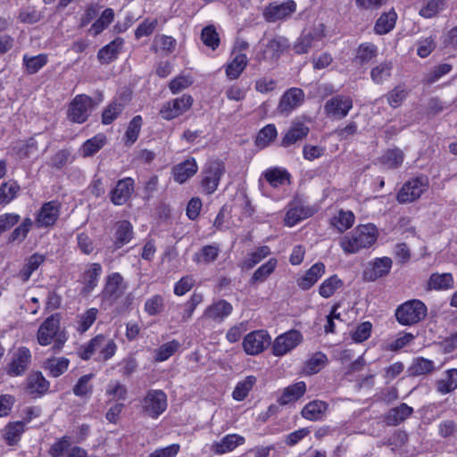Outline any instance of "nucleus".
I'll return each instance as SVG.
<instances>
[{
    "instance_id": "1",
    "label": "nucleus",
    "mask_w": 457,
    "mask_h": 457,
    "mask_svg": "<svg viewBox=\"0 0 457 457\" xmlns=\"http://www.w3.org/2000/svg\"><path fill=\"white\" fill-rule=\"evenodd\" d=\"M377 240V228L368 224L355 228L351 233L342 237L339 245L347 253H355L362 248H368Z\"/></svg>"
},
{
    "instance_id": "2",
    "label": "nucleus",
    "mask_w": 457,
    "mask_h": 457,
    "mask_svg": "<svg viewBox=\"0 0 457 457\" xmlns=\"http://www.w3.org/2000/svg\"><path fill=\"white\" fill-rule=\"evenodd\" d=\"M116 349L117 345L113 340L104 335H97L87 344L80 347L79 355L82 360L87 361L89 360L94 353H98L96 361H106L115 354Z\"/></svg>"
},
{
    "instance_id": "3",
    "label": "nucleus",
    "mask_w": 457,
    "mask_h": 457,
    "mask_svg": "<svg viewBox=\"0 0 457 457\" xmlns=\"http://www.w3.org/2000/svg\"><path fill=\"white\" fill-rule=\"evenodd\" d=\"M427 306L417 299L406 301L395 310L396 320L403 326H411L419 323L427 316Z\"/></svg>"
},
{
    "instance_id": "4",
    "label": "nucleus",
    "mask_w": 457,
    "mask_h": 457,
    "mask_svg": "<svg viewBox=\"0 0 457 457\" xmlns=\"http://www.w3.org/2000/svg\"><path fill=\"white\" fill-rule=\"evenodd\" d=\"M128 288V284L119 272H112L104 278V287L100 294L104 303L113 304L123 296Z\"/></svg>"
},
{
    "instance_id": "5",
    "label": "nucleus",
    "mask_w": 457,
    "mask_h": 457,
    "mask_svg": "<svg viewBox=\"0 0 457 457\" xmlns=\"http://www.w3.org/2000/svg\"><path fill=\"white\" fill-rule=\"evenodd\" d=\"M262 50L256 54V59L261 62L277 61L281 54L289 48V41L286 37L277 35L272 38H262L260 41Z\"/></svg>"
},
{
    "instance_id": "6",
    "label": "nucleus",
    "mask_w": 457,
    "mask_h": 457,
    "mask_svg": "<svg viewBox=\"0 0 457 457\" xmlns=\"http://www.w3.org/2000/svg\"><path fill=\"white\" fill-rule=\"evenodd\" d=\"M225 172L223 162L212 161L206 163L202 170L201 187L206 195L214 193Z\"/></svg>"
},
{
    "instance_id": "7",
    "label": "nucleus",
    "mask_w": 457,
    "mask_h": 457,
    "mask_svg": "<svg viewBox=\"0 0 457 457\" xmlns=\"http://www.w3.org/2000/svg\"><path fill=\"white\" fill-rule=\"evenodd\" d=\"M271 342L270 336L264 329L248 333L243 339V349L248 355H257L262 353Z\"/></svg>"
},
{
    "instance_id": "8",
    "label": "nucleus",
    "mask_w": 457,
    "mask_h": 457,
    "mask_svg": "<svg viewBox=\"0 0 457 457\" xmlns=\"http://www.w3.org/2000/svg\"><path fill=\"white\" fill-rule=\"evenodd\" d=\"M428 179L425 177H418L411 179L403 184L397 194L396 199L400 204L411 203L427 190Z\"/></svg>"
},
{
    "instance_id": "9",
    "label": "nucleus",
    "mask_w": 457,
    "mask_h": 457,
    "mask_svg": "<svg viewBox=\"0 0 457 457\" xmlns=\"http://www.w3.org/2000/svg\"><path fill=\"white\" fill-rule=\"evenodd\" d=\"M167 408V396L162 390H149L143 401L144 412L153 418H158Z\"/></svg>"
},
{
    "instance_id": "10",
    "label": "nucleus",
    "mask_w": 457,
    "mask_h": 457,
    "mask_svg": "<svg viewBox=\"0 0 457 457\" xmlns=\"http://www.w3.org/2000/svg\"><path fill=\"white\" fill-rule=\"evenodd\" d=\"M93 108V100L86 95L77 96L70 104L68 118L72 122H85Z\"/></svg>"
},
{
    "instance_id": "11",
    "label": "nucleus",
    "mask_w": 457,
    "mask_h": 457,
    "mask_svg": "<svg viewBox=\"0 0 457 457\" xmlns=\"http://www.w3.org/2000/svg\"><path fill=\"white\" fill-rule=\"evenodd\" d=\"M31 362L30 351L26 347H19L13 352L10 361L5 367V372L10 377L23 375Z\"/></svg>"
},
{
    "instance_id": "12",
    "label": "nucleus",
    "mask_w": 457,
    "mask_h": 457,
    "mask_svg": "<svg viewBox=\"0 0 457 457\" xmlns=\"http://www.w3.org/2000/svg\"><path fill=\"white\" fill-rule=\"evenodd\" d=\"M352 108V98L343 95H337L328 99L324 105L325 113L335 120H342L346 117Z\"/></svg>"
},
{
    "instance_id": "13",
    "label": "nucleus",
    "mask_w": 457,
    "mask_h": 457,
    "mask_svg": "<svg viewBox=\"0 0 457 457\" xmlns=\"http://www.w3.org/2000/svg\"><path fill=\"white\" fill-rule=\"evenodd\" d=\"M193 104V97L190 95H183L174 100L167 102L160 110V114L165 120H172L189 110Z\"/></svg>"
},
{
    "instance_id": "14",
    "label": "nucleus",
    "mask_w": 457,
    "mask_h": 457,
    "mask_svg": "<svg viewBox=\"0 0 457 457\" xmlns=\"http://www.w3.org/2000/svg\"><path fill=\"white\" fill-rule=\"evenodd\" d=\"M296 10L293 0H287L279 4H270L263 11V17L268 22H276L290 17Z\"/></svg>"
},
{
    "instance_id": "15",
    "label": "nucleus",
    "mask_w": 457,
    "mask_h": 457,
    "mask_svg": "<svg viewBox=\"0 0 457 457\" xmlns=\"http://www.w3.org/2000/svg\"><path fill=\"white\" fill-rule=\"evenodd\" d=\"M303 339L301 333L292 329L278 336L272 345L273 354L282 356L297 346Z\"/></svg>"
},
{
    "instance_id": "16",
    "label": "nucleus",
    "mask_w": 457,
    "mask_h": 457,
    "mask_svg": "<svg viewBox=\"0 0 457 457\" xmlns=\"http://www.w3.org/2000/svg\"><path fill=\"white\" fill-rule=\"evenodd\" d=\"M304 101V93L301 88L291 87L281 96L277 107L278 112L288 115Z\"/></svg>"
},
{
    "instance_id": "17",
    "label": "nucleus",
    "mask_w": 457,
    "mask_h": 457,
    "mask_svg": "<svg viewBox=\"0 0 457 457\" xmlns=\"http://www.w3.org/2000/svg\"><path fill=\"white\" fill-rule=\"evenodd\" d=\"M61 315L54 313L46 318L37 331V341L41 345H48L56 337L60 328Z\"/></svg>"
},
{
    "instance_id": "18",
    "label": "nucleus",
    "mask_w": 457,
    "mask_h": 457,
    "mask_svg": "<svg viewBox=\"0 0 457 457\" xmlns=\"http://www.w3.org/2000/svg\"><path fill=\"white\" fill-rule=\"evenodd\" d=\"M59 215L60 204L57 201H50L42 205L35 221L38 228L51 227L54 225Z\"/></svg>"
},
{
    "instance_id": "19",
    "label": "nucleus",
    "mask_w": 457,
    "mask_h": 457,
    "mask_svg": "<svg viewBox=\"0 0 457 457\" xmlns=\"http://www.w3.org/2000/svg\"><path fill=\"white\" fill-rule=\"evenodd\" d=\"M392 260L389 257L377 258L364 270L363 279L375 281L379 278L386 276L392 268Z\"/></svg>"
},
{
    "instance_id": "20",
    "label": "nucleus",
    "mask_w": 457,
    "mask_h": 457,
    "mask_svg": "<svg viewBox=\"0 0 457 457\" xmlns=\"http://www.w3.org/2000/svg\"><path fill=\"white\" fill-rule=\"evenodd\" d=\"M134 179L125 178L120 179L110 193V198L114 205H122L128 202L134 191Z\"/></svg>"
},
{
    "instance_id": "21",
    "label": "nucleus",
    "mask_w": 457,
    "mask_h": 457,
    "mask_svg": "<svg viewBox=\"0 0 457 457\" xmlns=\"http://www.w3.org/2000/svg\"><path fill=\"white\" fill-rule=\"evenodd\" d=\"M232 311L233 307L228 302L219 300L205 309L203 318L215 322H221L231 314Z\"/></svg>"
},
{
    "instance_id": "22",
    "label": "nucleus",
    "mask_w": 457,
    "mask_h": 457,
    "mask_svg": "<svg viewBox=\"0 0 457 457\" xmlns=\"http://www.w3.org/2000/svg\"><path fill=\"white\" fill-rule=\"evenodd\" d=\"M49 382L40 371L30 373L27 378V392L34 397L44 395L49 389Z\"/></svg>"
},
{
    "instance_id": "23",
    "label": "nucleus",
    "mask_w": 457,
    "mask_h": 457,
    "mask_svg": "<svg viewBox=\"0 0 457 457\" xmlns=\"http://www.w3.org/2000/svg\"><path fill=\"white\" fill-rule=\"evenodd\" d=\"M102 272L103 268L100 263L94 262L87 265L82 275L84 293L89 294L97 287Z\"/></svg>"
},
{
    "instance_id": "24",
    "label": "nucleus",
    "mask_w": 457,
    "mask_h": 457,
    "mask_svg": "<svg viewBox=\"0 0 457 457\" xmlns=\"http://www.w3.org/2000/svg\"><path fill=\"white\" fill-rule=\"evenodd\" d=\"M309 128L302 122H294L281 139V145L288 147L305 138L309 133Z\"/></svg>"
},
{
    "instance_id": "25",
    "label": "nucleus",
    "mask_w": 457,
    "mask_h": 457,
    "mask_svg": "<svg viewBox=\"0 0 457 457\" xmlns=\"http://www.w3.org/2000/svg\"><path fill=\"white\" fill-rule=\"evenodd\" d=\"M378 46L371 42L361 44L356 49L353 62L357 66H364L378 55Z\"/></svg>"
},
{
    "instance_id": "26",
    "label": "nucleus",
    "mask_w": 457,
    "mask_h": 457,
    "mask_svg": "<svg viewBox=\"0 0 457 457\" xmlns=\"http://www.w3.org/2000/svg\"><path fill=\"white\" fill-rule=\"evenodd\" d=\"M325 273V265L322 262L313 264L306 273L297 279V286L303 290L310 289Z\"/></svg>"
},
{
    "instance_id": "27",
    "label": "nucleus",
    "mask_w": 457,
    "mask_h": 457,
    "mask_svg": "<svg viewBox=\"0 0 457 457\" xmlns=\"http://www.w3.org/2000/svg\"><path fill=\"white\" fill-rule=\"evenodd\" d=\"M198 167L195 159H187L173 168L175 181L182 184L197 172Z\"/></svg>"
},
{
    "instance_id": "28",
    "label": "nucleus",
    "mask_w": 457,
    "mask_h": 457,
    "mask_svg": "<svg viewBox=\"0 0 457 457\" xmlns=\"http://www.w3.org/2000/svg\"><path fill=\"white\" fill-rule=\"evenodd\" d=\"M413 413V409L403 403L397 407L392 408L385 416V421L388 426H397Z\"/></svg>"
},
{
    "instance_id": "29",
    "label": "nucleus",
    "mask_w": 457,
    "mask_h": 457,
    "mask_svg": "<svg viewBox=\"0 0 457 457\" xmlns=\"http://www.w3.org/2000/svg\"><path fill=\"white\" fill-rule=\"evenodd\" d=\"M123 39L116 37L111 43L102 47L97 53V59L101 63H110L113 62L123 46Z\"/></svg>"
},
{
    "instance_id": "30",
    "label": "nucleus",
    "mask_w": 457,
    "mask_h": 457,
    "mask_svg": "<svg viewBox=\"0 0 457 457\" xmlns=\"http://www.w3.org/2000/svg\"><path fill=\"white\" fill-rule=\"evenodd\" d=\"M328 404L320 400L308 403L302 410V416L309 420H320L328 411Z\"/></svg>"
},
{
    "instance_id": "31",
    "label": "nucleus",
    "mask_w": 457,
    "mask_h": 457,
    "mask_svg": "<svg viewBox=\"0 0 457 457\" xmlns=\"http://www.w3.org/2000/svg\"><path fill=\"white\" fill-rule=\"evenodd\" d=\"M244 442L245 438L243 436L232 434L224 436L220 442H215L212 448L215 453L222 454L234 450Z\"/></svg>"
},
{
    "instance_id": "32",
    "label": "nucleus",
    "mask_w": 457,
    "mask_h": 457,
    "mask_svg": "<svg viewBox=\"0 0 457 457\" xmlns=\"http://www.w3.org/2000/svg\"><path fill=\"white\" fill-rule=\"evenodd\" d=\"M306 391V385L303 381L297 382L284 389L282 395L278 398V403L280 405H286L291 402H295L302 397Z\"/></svg>"
},
{
    "instance_id": "33",
    "label": "nucleus",
    "mask_w": 457,
    "mask_h": 457,
    "mask_svg": "<svg viewBox=\"0 0 457 457\" xmlns=\"http://www.w3.org/2000/svg\"><path fill=\"white\" fill-rule=\"evenodd\" d=\"M128 99L120 97V99L113 100L103 112L102 122L104 125L111 124L118 116L122 112L125 108Z\"/></svg>"
},
{
    "instance_id": "34",
    "label": "nucleus",
    "mask_w": 457,
    "mask_h": 457,
    "mask_svg": "<svg viewBox=\"0 0 457 457\" xmlns=\"http://www.w3.org/2000/svg\"><path fill=\"white\" fill-rule=\"evenodd\" d=\"M397 20V13L394 9H391L387 12H384L377 20L374 31L376 34L384 35L391 31L395 25Z\"/></svg>"
},
{
    "instance_id": "35",
    "label": "nucleus",
    "mask_w": 457,
    "mask_h": 457,
    "mask_svg": "<svg viewBox=\"0 0 457 457\" xmlns=\"http://www.w3.org/2000/svg\"><path fill=\"white\" fill-rule=\"evenodd\" d=\"M25 430V422L14 421L9 422L4 427V438L9 446H13L18 444L21 439L22 433Z\"/></svg>"
},
{
    "instance_id": "36",
    "label": "nucleus",
    "mask_w": 457,
    "mask_h": 457,
    "mask_svg": "<svg viewBox=\"0 0 457 457\" xmlns=\"http://www.w3.org/2000/svg\"><path fill=\"white\" fill-rule=\"evenodd\" d=\"M453 286V278L451 273H433L428 281V290H447Z\"/></svg>"
},
{
    "instance_id": "37",
    "label": "nucleus",
    "mask_w": 457,
    "mask_h": 457,
    "mask_svg": "<svg viewBox=\"0 0 457 457\" xmlns=\"http://www.w3.org/2000/svg\"><path fill=\"white\" fill-rule=\"evenodd\" d=\"M220 252V250L217 245H204L195 253L194 261L198 264H209L217 260Z\"/></svg>"
},
{
    "instance_id": "38",
    "label": "nucleus",
    "mask_w": 457,
    "mask_h": 457,
    "mask_svg": "<svg viewBox=\"0 0 457 457\" xmlns=\"http://www.w3.org/2000/svg\"><path fill=\"white\" fill-rule=\"evenodd\" d=\"M106 144V137L103 134H97L92 138L87 139L82 145L80 152L83 157L93 156Z\"/></svg>"
},
{
    "instance_id": "39",
    "label": "nucleus",
    "mask_w": 457,
    "mask_h": 457,
    "mask_svg": "<svg viewBox=\"0 0 457 457\" xmlns=\"http://www.w3.org/2000/svg\"><path fill=\"white\" fill-rule=\"evenodd\" d=\"M133 236V228L129 221L120 220L117 223V228L115 233V246L117 248L121 247L125 244L129 243Z\"/></svg>"
},
{
    "instance_id": "40",
    "label": "nucleus",
    "mask_w": 457,
    "mask_h": 457,
    "mask_svg": "<svg viewBox=\"0 0 457 457\" xmlns=\"http://www.w3.org/2000/svg\"><path fill=\"white\" fill-rule=\"evenodd\" d=\"M45 16V9L38 10L35 6H26L20 10L18 20L21 23L35 24L39 22Z\"/></svg>"
},
{
    "instance_id": "41",
    "label": "nucleus",
    "mask_w": 457,
    "mask_h": 457,
    "mask_svg": "<svg viewBox=\"0 0 457 457\" xmlns=\"http://www.w3.org/2000/svg\"><path fill=\"white\" fill-rule=\"evenodd\" d=\"M247 65V57L245 54H237L226 67V74L230 79H237Z\"/></svg>"
},
{
    "instance_id": "42",
    "label": "nucleus",
    "mask_w": 457,
    "mask_h": 457,
    "mask_svg": "<svg viewBox=\"0 0 457 457\" xmlns=\"http://www.w3.org/2000/svg\"><path fill=\"white\" fill-rule=\"evenodd\" d=\"M392 70V62H380L371 69L370 78L375 84H382L391 77Z\"/></svg>"
},
{
    "instance_id": "43",
    "label": "nucleus",
    "mask_w": 457,
    "mask_h": 457,
    "mask_svg": "<svg viewBox=\"0 0 457 457\" xmlns=\"http://www.w3.org/2000/svg\"><path fill=\"white\" fill-rule=\"evenodd\" d=\"M403 162V153L398 148L387 150L380 158L382 165L390 170L399 168Z\"/></svg>"
},
{
    "instance_id": "44",
    "label": "nucleus",
    "mask_w": 457,
    "mask_h": 457,
    "mask_svg": "<svg viewBox=\"0 0 457 457\" xmlns=\"http://www.w3.org/2000/svg\"><path fill=\"white\" fill-rule=\"evenodd\" d=\"M437 391L441 394H448L457 388V370L452 369L446 371L445 378L436 382Z\"/></svg>"
},
{
    "instance_id": "45",
    "label": "nucleus",
    "mask_w": 457,
    "mask_h": 457,
    "mask_svg": "<svg viewBox=\"0 0 457 457\" xmlns=\"http://www.w3.org/2000/svg\"><path fill=\"white\" fill-rule=\"evenodd\" d=\"M47 55L45 54H40L36 56H29L27 54L23 56V64L26 67V71L30 75L37 73L47 63Z\"/></svg>"
},
{
    "instance_id": "46",
    "label": "nucleus",
    "mask_w": 457,
    "mask_h": 457,
    "mask_svg": "<svg viewBox=\"0 0 457 457\" xmlns=\"http://www.w3.org/2000/svg\"><path fill=\"white\" fill-rule=\"evenodd\" d=\"M434 369L435 365L432 361L420 357L413 361L408 372L411 376H420L432 372Z\"/></svg>"
},
{
    "instance_id": "47",
    "label": "nucleus",
    "mask_w": 457,
    "mask_h": 457,
    "mask_svg": "<svg viewBox=\"0 0 457 457\" xmlns=\"http://www.w3.org/2000/svg\"><path fill=\"white\" fill-rule=\"evenodd\" d=\"M19 190L20 186L14 180L3 183L0 187V205L7 204L13 200Z\"/></svg>"
},
{
    "instance_id": "48",
    "label": "nucleus",
    "mask_w": 457,
    "mask_h": 457,
    "mask_svg": "<svg viewBox=\"0 0 457 457\" xmlns=\"http://www.w3.org/2000/svg\"><path fill=\"white\" fill-rule=\"evenodd\" d=\"M255 383L256 378L254 376H247L243 381L238 382L236 386L232 393L233 398L237 401L244 400L248 395V393Z\"/></svg>"
},
{
    "instance_id": "49",
    "label": "nucleus",
    "mask_w": 457,
    "mask_h": 457,
    "mask_svg": "<svg viewBox=\"0 0 457 457\" xmlns=\"http://www.w3.org/2000/svg\"><path fill=\"white\" fill-rule=\"evenodd\" d=\"M277 134L275 125L268 124L259 131L255 139V145L258 147L264 148L276 138Z\"/></svg>"
},
{
    "instance_id": "50",
    "label": "nucleus",
    "mask_w": 457,
    "mask_h": 457,
    "mask_svg": "<svg viewBox=\"0 0 457 457\" xmlns=\"http://www.w3.org/2000/svg\"><path fill=\"white\" fill-rule=\"evenodd\" d=\"M278 261L275 258L270 259L266 263L260 266L252 276L253 283H260L266 280V278L274 271L277 267Z\"/></svg>"
},
{
    "instance_id": "51",
    "label": "nucleus",
    "mask_w": 457,
    "mask_h": 457,
    "mask_svg": "<svg viewBox=\"0 0 457 457\" xmlns=\"http://www.w3.org/2000/svg\"><path fill=\"white\" fill-rule=\"evenodd\" d=\"M343 286V282L337 275L325 279L319 288L320 295L324 298H328Z\"/></svg>"
},
{
    "instance_id": "52",
    "label": "nucleus",
    "mask_w": 457,
    "mask_h": 457,
    "mask_svg": "<svg viewBox=\"0 0 457 457\" xmlns=\"http://www.w3.org/2000/svg\"><path fill=\"white\" fill-rule=\"evenodd\" d=\"M452 71V65L448 63H442L433 67L424 77L423 82L428 85L434 84L443 76L446 75Z\"/></svg>"
},
{
    "instance_id": "53",
    "label": "nucleus",
    "mask_w": 457,
    "mask_h": 457,
    "mask_svg": "<svg viewBox=\"0 0 457 457\" xmlns=\"http://www.w3.org/2000/svg\"><path fill=\"white\" fill-rule=\"evenodd\" d=\"M180 344L177 340H172L163 344L155 351L154 360L156 361H164L173 355L179 348Z\"/></svg>"
},
{
    "instance_id": "54",
    "label": "nucleus",
    "mask_w": 457,
    "mask_h": 457,
    "mask_svg": "<svg viewBox=\"0 0 457 457\" xmlns=\"http://www.w3.org/2000/svg\"><path fill=\"white\" fill-rule=\"evenodd\" d=\"M327 361V355L321 352H317L306 361L305 370L309 374H316L325 366Z\"/></svg>"
},
{
    "instance_id": "55",
    "label": "nucleus",
    "mask_w": 457,
    "mask_h": 457,
    "mask_svg": "<svg viewBox=\"0 0 457 457\" xmlns=\"http://www.w3.org/2000/svg\"><path fill=\"white\" fill-rule=\"evenodd\" d=\"M143 120L140 115L135 116L129 122L127 131L125 133L126 137V145H133L139 135L141 130Z\"/></svg>"
},
{
    "instance_id": "56",
    "label": "nucleus",
    "mask_w": 457,
    "mask_h": 457,
    "mask_svg": "<svg viewBox=\"0 0 457 457\" xmlns=\"http://www.w3.org/2000/svg\"><path fill=\"white\" fill-rule=\"evenodd\" d=\"M354 215L350 211H340L338 216L333 219L332 224L339 232H344L353 226Z\"/></svg>"
},
{
    "instance_id": "57",
    "label": "nucleus",
    "mask_w": 457,
    "mask_h": 457,
    "mask_svg": "<svg viewBox=\"0 0 457 457\" xmlns=\"http://www.w3.org/2000/svg\"><path fill=\"white\" fill-rule=\"evenodd\" d=\"M264 178L273 187L284 185L286 180H288L289 174L286 170L279 169H270L265 171Z\"/></svg>"
},
{
    "instance_id": "58",
    "label": "nucleus",
    "mask_w": 457,
    "mask_h": 457,
    "mask_svg": "<svg viewBox=\"0 0 457 457\" xmlns=\"http://www.w3.org/2000/svg\"><path fill=\"white\" fill-rule=\"evenodd\" d=\"M45 256L39 254L37 253H33L28 260L27 263L23 267L21 271V274L23 278V280H28L31 274L37 270V268L42 264L45 261Z\"/></svg>"
},
{
    "instance_id": "59",
    "label": "nucleus",
    "mask_w": 457,
    "mask_h": 457,
    "mask_svg": "<svg viewBox=\"0 0 457 457\" xmlns=\"http://www.w3.org/2000/svg\"><path fill=\"white\" fill-rule=\"evenodd\" d=\"M114 18V12L111 8L105 9L101 16L92 24L91 30L95 35L101 33Z\"/></svg>"
},
{
    "instance_id": "60",
    "label": "nucleus",
    "mask_w": 457,
    "mask_h": 457,
    "mask_svg": "<svg viewBox=\"0 0 457 457\" xmlns=\"http://www.w3.org/2000/svg\"><path fill=\"white\" fill-rule=\"evenodd\" d=\"M445 6V0H427L426 4L420 10V15L424 18L435 17Z\"/></svg>"
},
{
    "instance_id": "61",
    "label": "nucleus",
    "mask_w": 457,
    "mask_h": 457,
    "mask_svg": "<svg viewBox=\"0 0 457 457\" xmlns=\"http://www.w3.org/2000/svg\"><path fill=\"white\" fill-rule=\"evenodd\" d=\"M201 38L203 43L212 50H215L220 45L219 34L217 33L215 27L212 25L206 26L203 29Z\"/></svg>"
},
{
    "instance_id": "62",
    "label": "nucleus",
    "mask_w": 457,
    "mask_h": 457,
    "mask_svg": "<svg viewBox=\"0 0 457 457\" xmlns=\"http://www.w3.org/2000/svg\"><path fill=\"white\" fill-rule=\"evenodd\" d=\"M37 149V141L33 137H30L27 141L17 142L13 146L16 154L21 159L29 157L30 154Z\"/></svg>"
},
{
    "instance_id": "63",
    "label": "nucleus",
    "mask_w": 457,
    "mask_h": 457,
    "mask_svg": "<svg viewBox=\"0 0 457 457\" xmlns=\"http://www.w3.org/2000/svg\"><path fill=\"white\" fill-rule=\"evenodd\" d=\"M270 253V247L267 245L257 248L256 251L249 254V256L244 262V267L246 269L253 268L262 259L267 257Z\"/></svg>"
},
{
    "instance_id": "64",
    "label": "nucleus",
    "mask_w": 457,
    "mask_h": 457,
    "mask_svg": "<svg viewBox=\"0 0 457 457\" xmlns=\"http://www.w3.org/2000/svg\"><path fill=\"white\" fill-rule=\"evenodd\" d=\"M97 314L98 310L96 308H90L81 314L78 321V331L80 333L86 332L96 321Z\"/></svg>"
}]
</instances>
